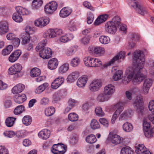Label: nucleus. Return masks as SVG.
Wrapping results in <instances>:
<instances>
[{
	"instance_id": "1",
	"label": "nucleus",
	"mask_w": 154,
	"mask_h": 154,
	"mask_svg": "<svg viewBox=\"0 0 154 154\" xmlns=\"http://www.w3.org/2000/svg\"><path fill=\"white\" fill-rule=\"evenodd\" d=\"M134 63L132 67L128 68L125 73L127 77L123 79L124 83H128L133 78L134 85L139 84L146 77L147 72L143 69L145 62L144 54L140 51H136L134 53Z\"/></svg>"
},
{
	"instance_id": "2",
	"label": "nucleus",
	"mask_w": 154,
	"mask_h": 154,
	"mask_svg": "<svg viewBox=\"0 0 154 154\" xmlns=\"http://www.w3.org/2000/svg\"><path fill=\"white\" fill-rule=\"evenodd\" d=\"M121 19L119 17L116 16L111 21L107 22L105 26V30L107 33L114 34L117 31V27L120 25Z\"/></svg>"
},
{
	"instance_id": "3",
	"label": "nucleus",
	"mask_w": 154,
	"mask_h": 154,
	"mask_svg": "<svg viewBox=\"0 0 154 154\" xmlns=\"http://www.w3.org/2000/svg\"><path fill=\"white\" fill-rule=\"evenodd\" d=\"M22 66L20 64L16 63L10 67L8 72L10 75H13L14 78L16 79L22 76Z\"/></svg>"
},
{
	"instance_id": "4",
	"label": "nucleus",
	"mask_w": 154,
	"mask_h": 154,
	"mask_svg": "<svg viewBox=\"0 0 154 154\" xmlns=\"http://www.w3.org/2000/svg\"><path fill=\"white\" fill-rule=\"evenodd\" d=\"M143 102V99L141 96H137L134 102V107L138 113H142L144 109Z\"/></svg>"
},
{
	"instance_id": "5",
	"label": "nucleus",
	"mask_w": 154,
	"mask_h": 154,
	"mask_svg": "<svg viewBox=\"0 0 154 154\" xmlns=\"http://www.w3.org/2000/svg\"><path fill=\"white\" fill-rule=\"evenodd\" d=\"M51 151L54 154H63L66 152L65 147L61 143L54 144L51 148Z\"/></svg>"
},
{
	"instance_id": "6",
	"label": "nucleus",
	"mask_w": 154,
	"mask_h": 154,
	"mask_svg": "<svg viewBox=\"0 0 154 154\" xmlns=\"http://www.w3.org/2000/svg\"><path fill=\"white\" fill-rule=\"evenodd\" d=\"M40 56L44 59H48L50 58L52 54L51 50L48 47H45L39 50Z\"/></svg>"
},
{
	"instance_id": "7",
	"label": "nucleus",
	"mask_w": 154,
	"mask_h": 154,
	"mask_svg": "<svg viewBox=\"0 0 154 154\" xmlns=\"http://www.w3.org/2000/svg\"><path fill=\"white\" fill-rule=\"evenodd\" d=\"M57 7V4L55 1H52L47 4L45 7V10L48 14L53 13L56 11Z\"/></svg>"
},
{
	"instance_id": "8",
	"label": "nucleus",
	"mask_w": 154,
	"mask_h": 154,
	"mask_svg": "<svg viewBox=\"0 0 154 154\" xmlns=\"http://www.w3.org/2000/svg\"><path fill=\"white\" fill-rule=\"evenodd\" d=\"M50 19L48 17L39 18L35 20L34 21L35 25L40 28L46 26L49 23Z\"/></svg>"
},
{
	"instance_id": "9",
	"label": "nucleus",
	"mask_w": 154,
	"mask_h": 154,
	"mask_svg": "<svg viewBox=\"0 0 154 154\" xmlns=\"http://www.w3.org/2000/svg\"><path fill=\"white\" fill-rule=\"evenodd\" d=\"M152 81L151 79H146L144 80L142 88L144 94H146L148 93L149 88L152 85Z\"/></svg>"
},
{
	"instance_id": "10",
	"label": "nucleus",
	"mask_w": 154,
	"mask_h": 154,
	"mask_svg": "<svg viewBox=\"0 0 154 154\" xmlns=\"http://www.w3.org/2000/svg\"><path fill=\"white\" fill-rule=\"evenodd\" d=\"M125 53L124 51H120L116 56L114 57L107 63V66H110L117 61L120 62L119 60L122 59L124 60L125 57Z\"/></svg>"
},
{
	"instance_id": "11",
	"label": "nucleus",
	"mask_w": 154,
	"mask_h": 154,
	"mask_svg": "<svg viewBox=\"0 0 154 154\" xmlns=\"http://www.w3.org/2000/svg\"><path fill=\"white\" fill-rule=\"evenodd\" d=\"M102 83L100 81L98 80H94L90 84L89 89L92 91H98L101 87Z\"/></svg>"
},
{
	"instance_id": "12",
	"label": "nucleus",
	"mask_w": 154,
	"mask_h": 154,
	"mask_svg": "<svg viewBox=\"0 0 154 154\" xmlns=\"http://www.w3.org/2000/svg\"><path fill=\"white\" fill-rule=\"evenodd\" d=\"M64 79L63 77L57 78L52 83L51 87L54 89H56L60 86L64 82Z\"/></svg>"
},
{
	"instance_id": "13",
	"label": "nucleus",
	"mask_w": 154,
	"mask_h": 154,
	"mask_svg": "<svg viewBox=\"0 0 154 154\" xmlns=\"http://www.w3.org/2000/svg\"><path fill=\"white\" fill-rule=\"evenodd\" d=\"M115 91V86L111 84H108L105 86L103 92L110 97Z\"/></svg>"
},
{
	"instance_id": "14",
	"label": "nucleus",
	"mask_w": 154,
	"mask_h": 154,
	"mask_svg": "<svg viewBox=\"0 0 154 154\" xmlns=\"http://www.w3.org/2000/svg\"><path fill=\"white\" fill-rule=\"evenodd\" d=\"M8 23L7 21L2 20L0 22V35H3L8 31Z\"/></svg>"
},
{
	"instance_id": "15",
	"label": "nucleus",
	"mask_w": 154,
	"mask_h": 154,
	"mask_svg": "<svg viewBox=\"0 0 154 154\" xmlns=\"http://www.w3.org/2000/svg\"><path fill=\"white\" fill-rule=\"evenodd\" d=\"M21 54V52L20 50H16L10 56L9 61L11 63L15 62L18 59Z\"/></svg>"
},
{
	"instance_id": "16",
	"label": "nucleus",
	"mask_w": 154,
	"mask_h": 154,
	"mask_svg": "<svg viewBox=\"0 0 154 154\" xmlns=\"http://www.w3.org/2000/svg\"><path fill=\"white\" fill-rule=\"evenodd\" d=\"M109 138L111 143L117 145L121 143L120 137L117 134H110Z\"/></svg>"
},
{
	"instance_id": "17",
	"label": "nucleus",
	"mask_w": 154,
	"mask_h": 154,
	"mask_svg": "<svg viewBox=\"0 0 154 154\" xmlns=\"http://www.w3.org/2000/svg\"><path fill=\"white\" fill-rule=\"evenodd\" d=\"M25 88L24 85L22 84H19L14 86L12 89V93L16 94L21 92Z\"/></svg>"
},
{
	"instance_id": "18",
	"label": "nucleus",
	"mask_w": 154,
	"mask_h": 154,
	"mask_svg": "<svg viewBox=\"0 0 154 154\" xmlns=\"http://www.w3.org/2000/svg\"><path fill=\"white\" fill-rule=\"evenodd\" d=\"M109 16L108 14H104L99 16L94 23L95 26H97L106 21Z\"/></svg>"
},
{
	"instance_id": "19",
	"label": "nucleus",
	"mask_w": 154,
	"mask_h": 154,
	"mask_svg": "<svg viewBox=\"0 0 154 154\" xmlns=\"http://www.w3.org/2000/svg\"><path fill=\"white\" fill-rule=\"evenodd\" d=\"M72 12V9L69 8H64L61 10L60 15L62 17H65L69 15Z\"/></svg>"
},
{
	"instance_id": "20",
	"label": "nucleus",
	"mask_w": 154,
	"mask_h": 154,
	"mask_svg": "<svg viewBox=\"0 0 154 154\" xmlns=\"http://www.w3.org/2000/svg\"><path fill=\"white\" fill-rule=\"evenodd\" d=\"M123 109L124 107L123 106H120L117 109L112 116L111 121L112 123L113 124L115 122L116 119Z\"/></svg>"
},
{
	"instance_id": "21",
	"label": "nucleus",
	"mask_w": 154,
	"mask_h": 154,
	"mask_svg": "<svg viewBox=\"0 0 154 154\" xmlns=\"http://www.w3.org/2000/svg\"><path fill=\"white\" fill-rule=\"evenodd\" d=\"M58 64L57 60L56 58H52L49 61L48 64V68L51 70L55 69Z\"/></svg>"
},
{
	"instance_id": "22",
	"label": "nucleus",
	"mask_w": 154,
	"mask_h": 154,
	"mask_svg": "<svg viewBox=\"0 0 154 154\" xmlns=\"http://www.w3.org/2000/svg\"><path fill=\"white\" fill-rule=\"evenodd\" d=\"M131 39L129 42L130 49H132L134 47L135 42L139 39L138 36L135 34H131Z\"/></svg>"
},
{
	"instance_id": "23",
	"label": "nucleus",
	"mask_w": 154,
	"mask_h": 154,
	"mask_svg": "<svg viewBox=\"0 0 154 154\" xmlns=\"http://www.w3.org/2000/svg\"><path fill=\"white\" fill-rule=\"evenodd\" d=\"M50 131L47 129H44L40 131L38 133V135L40 137L43 139H47L50 136Z\"/></svg>"
},
{
	"instance_id": "24",
	"label": "nucleus",
	"mask_w": 154,
	"mask_h": 154,
	"mask_svg": "<svg viewBox=\"0 0 154 154\" xmlns=\"http://www.w3.org/2000/svg\"><path fill=\"white\" fill-rule=\"evenodd\" d=\"M88 80L86 76L79 78L77 82V85L79 87H82L85 86Z\"/></svg>"
},
{
	"instance_id": "25",
	"label": "nucleus",
	"mask_w": 154,
	"mask_h": 154,
	"mask_svg": "<svg viewBox=\"0 0 154 154\" xmlns=\"http://www.w3.org/2000/svg\"><path fill=\"white\" fill-rule=\"evenodd\" d=\"M26 99V95L23 94L16 95L14 100L16 103H21L24 102Z\"/></svg>"
},
{
	"instance_id": "26",
	"label": "nucleus",
	"mask_w": 154,
	"mask_h": 154,
	"mask_svg": "<svg viewBox=\"0 0 154 154\" xmlns=\"http://www.w3.org/2000/svg\"><path fill=\"white\" fill-rule=\"evenodd\" d=\"M16 9L17 12L20 15H28L30 13V11H28L27 9L21 6H17L16 7Z\"/></svg>"
},
{
	"instance_id": "27",
	"label": "nucleus",
	"mask_w": 154,
	"mask_h": 154,
	"mask_svg": "<svg viewBox=\"0 0 154 154\" xmlns=\"http://www.w3.org/2000/svg\"><path fill=\"white\" fill-rule=\"evenodd\" d=\"M109 96H108L104 92L100 93L98 95L97 99L100 102H103L107 101L109 98Z\"/></svg>"
},
{
	"instance_id": "28",
	"label": "nucleus",
	"mask_w": 154,
	"mask_h": 154,
	"mask_svg": "<svg viewBox=\"0 0 154 154\" xmlns=\"http://www.w3.org/2000/svg\"><path fill=\"white\" fill-rule=\"evenodd\" d=\"M132 111L130 109H127L125 111L119 116V119L122 120L130 117Z\"/></svg>"
},
{
	"instance_id": "29",
	"label": "nucleus",
	"mask_w": 154,
	"mask_h": 154,
	"mask_svg": "<svg viewBox=\"0 0 154 154\" xmlns=\"http://www.w3.org/2000/svg\"><path fill=\"white\" fill-rule=\"evenodd\" d=\"M90 63L91 67L100 66L102 64V62L99 59H94L92 57Z\"/></svg>"
},
{
	"instance_id": "30",
	"label": "nucleus",
	"mask_w": 154,
	"mask_h": 154,
	"mask_svg": "<svg viewBox=\"0 0 154 154\" xmlns=\"http://www.w3.org/2000/svg\"><path fill=\"white\" fill-rule=\"evenodd\" d=\"M78 76V74L77 72H72L68 76L67 78V81L69 82H72L77 79Z\"/></svg>"
},
{
	"instance_id": "31",
	"label": "nucleus",
	"mask_w": 154,
	"mask_h": 154,
	"mask_svg": "<svg viewBox=\"0 0 154 154\" xmlns=\"http://www.w3.org/2000/svg\"><path fill=\"white\" fill-rule=\"evenodd\" d=\"M136 152L138 154H142L144 151L146 150V148L144 145L139 144L135 146Z\"/></svg>"
},
{
	"instance_id": "32",
	"label": "nucleus",
	"mask_w": 154,
	"mask_h": 154,
	"mask_svg": "<svg viewBox=\"0 0 154 154\" xmlns=\"http://www.w3.org/2000/svg\"><path fill=\"white\" fill-rule=\"evenodd\" d=\"M16 118L13 117H8L5 120L6 125L8 127L12 126L14 124Z\"/></svg>"
},
{
	"instance_id": "33",
	"label": "nucleus",
	"mask_w": 154,
	"mask_h": 154,
	"mask_svg": "<svg viewBox=\"0 0 154 154\" xmlns=\"http://www.w3.org/2000/svg\"><path fill=\"white\" fill-rule=\"evenodd\" d=\"M122 127L123 130L126 132H130L132 131L133 129L132 125L128 122L124 124Z\"/></svg>"
},
{
	"instance_id": "34",
	"label": "nucleus",
	"mask_w": 154,
	"mask_h": 154,
	"mask_svg": "<svg viewBox=\"0 0 154 154\" xmlns=\"http://www.w3.org/2000/svg\"><path fill=\"white\" fill-rule=\"evenodd\" d=\"M21 37L22 39V43L24 45L29 43L30 41V36L29 34L23 33L21 35Z\"/></svg>"
},
{
	"instance_id": "35",
	"label": "nucleus",
	"mask_w": 154,
	"mask_h": 154,
	"mask_svg": "<svg viewBox=\"0 0 154 154\" xmlns=\"http://www.w3.org/2000/svg\"><path fill=\"white\" fill-rule=\"evenodd\" d=\"M22 121L24 125L28 126L31 124L32 119L31 117L29 116H25L23 118Z\"/></svg>"
},
{
	"instance_id": "36",
	"label": "nucleus",
	"mask_w": 154,
	"mask_h": 154,
	"mask_svg": "<svg viewBox=\"0 0 154 154\" xmlns=\"http://www.w3.org/2000/svg\"><path fill=\"white\" fill-rule=\"evenodd\" d=\"M121 154H133V151L130 147L127 146L121 149Z\"/></svg>"
},
{
	"instance_id": "37",
	"label": "nucleus",
	"mask_w": 154,
	"mask_h": 154,
	"mask_svg": "<svg viewBox=\"0 0 154 154\" xmlns=\"http://www.w3.org/2000/svg\"><path fill=\"white\" fill-rule=\"evenodd\" d=\"M41 74L40 69L37 68H33L30 72V75L32 77L38 76Z\"/></svg>"
},
{
	"instance_id": "38",
	"label": "nucleus",
	"mask_w": 154,
	"mask_h": 154,
	"mask_svg": "<svg viewBox=\"0 0 154 154\" xmlns=\"http://www.w3.org/2000/svg\"><path fill=\"white\" fill-rule=\"evenodd\" d=\"M93 51L94 54L99 55L103 54L105 52L104 49L100 47L94 48Z\"/></svg>"
},
{
	"instance_id": "39",
	"label": "nucleus",
	"mask_w": 154,
	"mask_h": 154,
	"mask_svg": "<svg viewBox=\"0 0 154 154\" xmlns=\"http://www.w3.org/2000/svg\"><path fill=\"white\" fill-rule=\"evenodd\" d=\"M73 38V36L72 35H65L61 37L60 38V41L61 42L65 43L71 40Z\"/></svg>"
},
{
	"instance_id": "40",
	"label": "nucleus",
	"mask_w": 154,
	"mask_h": 154,
	"mask_svg": "<svg viewBox=\"0 0 154 154\" xmlns=\"http://www.w3.org/2000/svg\"><path fill=\"white\" fill-rule=\"evenodd\" d=\"M123 72L122 70H118L116 72L113 76V79L115 81H118L121 79Z\"/></svg>"
},
{
	"instance_id": "41",
	"label": "nucleus",
	"mask_w": 154,
	"mask_h": 154,
	"mask_svg": "<svg viewBox=\"0 0 154 154\" xmlns=\"http://www.w3.org/2000/svg\"><path fill=\"white\" fill-rule=\"evenodd\" d=\"M80 59L78 57H76L72 60L70 64L72 67H75L80 64Z\"/></svg>"
},
{
	"instance_id": "42",
	"label": "nucleus",
	"mask_w": 154,
	"mask_h": 154,
	"mask_svg": "<svg viewBox=\"0 0 154 154\" xmlns=\"http://www.w3.org/2000/svg\"><path fill=\"white\" fill-rule=\"evenodd\" d=\"M12 18L14 21L20 23L23 21V18L22 16L17 12L13 14Z\"/></svg>"
},
{
	"instance_id": "43",
	"label": "nucleus",
	"mask_w": 154,
	"mask_h": 154,
	"mask_svg": "<svg viewBox=\"0 0 154 154\" xmlns=\"http://www.w3.org/2000/svg\"><path fill=\"white\" fill-rule=\"evenodd\" d=\"M86 141L88 143H93L96 141L97 139L94 135L91 134L86 137Z\"/></svg>"
},
{
	"instance_id": "44",
	"label": "nucleus",
	"mask_w": 154,
	"mask_h": 154,
	"mask_svg": "<svg viewBox=\"0 0 154 154\" xmlns=\"http://www.w3.org/2000/svg\"><path fill=\"white\" fill-rule=\"evenodd\" d=\"M99 41L101 43L106 44L109 42L110 39L107 36L102 35L100 37Z\"/></svg>"
},
{
	"instance_id": "45",
	"label": "nucleus",
	"mask_w": 154,
	"mask_h": 154,
	"mask_svg": "<svg viewBox=\"0 0 154 154\" xmlns=\"http://www.w3.org/2000/svg\"><path fill=\"white\" fill-rule=\"evenodd\" d=\"M90 126L92 129L94 130L99 128L100 127L99 122L95 119H93L91 120Z\"/></svg>"
},
{
	"instance_id": "46",
	"label": "nucleus",
	"mask_w": 154,
	"mask_h": 154,
	"mask_svg": "<svg viewBox=\"0 0 154 154\" xmlns=\"http://www.w3.org/2000/svg\"><path fill=\"white\" fill-rule=\"evenodd\" d=\"M55 111V109L52 106H51L45 109V114L47 116H49L53 114Z\"/></svg>"
},
{
	"instance_id": "47",
	"label": "nucleus",
	"mask_w": 154,
	"mask_h": 154,
	"mask_svg": "<svg viewBox=\"0 0 154 154\" xmlns=\"http://www.w3.org/2000/svg\"><path fill=\"white\" fill-rule=\"evenodd\" d=\"M69 69V65L67 63H65L61 66L59 69V71L61 73L66 72Z\"/></svg>"
},
{
	"instance_id": "48",
	"label": "nucleus",
	"mask_w": 154,
	"mask_h": 154,
	"mask_svg": "<svg viewBox=\"0 0 154 154\" xmlns=\"http://www.w3.org/2000/svg\"><path fill=\"white\" fill-rule=\"evenodd\" d=\"M48 86V83H45L40 85L36 89L35 91L37 94H40L44 91L45 88Z\"/></svg>"
},
{
	"instance_id": "49",
	"label": "nucleus",
	"mask_w": 154,
	"mask_h": 154,
	"mask_svg": "<svg viewBox=\"0 0 154 154\" xmlns=\"http://www.w3.org/2000/svg\"><path fill=\"white\" fill-rule=\"evenodd\" d=\"M42 3V0H34L32 2V6L33 8H37L40 7Z\"/></svg>"
},
{
	"instance_id": "50",
	"label": "nucleus",
	"mask_w": 154,
	"mask_h": 154,
	"mask_svg": "<svg viewBox=\"0 0 154 154\" xmlns=\"http://www.w3.org/2000/svg\"><path fill=\"white\" fill-rule=\"evenodd\" d=\"M68 118L69 120L72 122L76 121L78 119V116L75 113H71L69 114Z\"/></svg>"
},
{
	"instance_id": "51",
	"label": "nucleus",
	"mask_w": 154,
	"mask_h": 154,
	"mask_svg": "<svg viewBox=\"0 0 154 154\" xmlns=\"http://www.w3.org/2000/svg\"><path fill=\"white\" fill-rule=\"evenodd\" d=\"M24 107L23 105H20L17 106L14 110V113L16 115H18L24 111Z\"/></svg>"
},
{
	"instance_id": "52",
	"label": "nucleus",
	"mask_w": 154,
	"mask_h": 154,
	"mask_svg": "<svg viewBox=\"0 0 154 154\" xmlns=\"http://www.w3.org/2000/svg\"><path fill=\"white\" fill-rule=\"evenodd\" d=\"M152 128L150 129H147L144 132V134L145 136L148 138H151L154 137V133L153 131Z\"/></svg>"
},
{
	"instance_id": "53",
	"label": "nucleus",
	"mask_w": 154,
	"mask_h": 154,
	"mask_svg": "<svg viewBox=\"0 0 154 154\" xmlns=\"http://www.w3.org/2000/svg\"><path fill=\"white\" fill-rule=\"evenodd\" d=\"M95 113L96 115L99 116H103L105 113L102 110V108L100 106H97L96 107L95 110Z\"/></svg>"
},
{
	"instance_id": "54",
	"label": "nucleus",
	"mask_w": 154,
	"mask_h": 154,
	"mask_svg": "<svg viewBox=\"0 0 154 154\" xmlns=\"http://www.w3.org/2000/svg\"><path fill=\"white\" fill-rule=\"evenodd\" d=\"M137 12L142 15H144L147 14V11L142 6L139 5L138 9H137Z\"/></svg>"
},
{
	"instance_id": "55",
	"label": "nucleus",
	"mask_w": 154,
	"mask_h": 154,
	"mask_svg": "<svg viewBox=\"0 0 154 154\" xmlns=\"http://www.w3.org/2000/svg\"><path fill=\"white\" fill-rule=\"evenodd\" d=\"M47 41L46 40L42 41L40 43L38 44V46L36 47V49L37 51L39 50L40 49H42V48H44V46L47 43Z\"/></svg>"
},
{
	"instance_id": "56",
	"label": "nucleus",
	"mask_w": 154,
	"mask_h": 154,
	"mask_svg": "<svg viewBox=\"0 0 154 154\" xmlns=\"http://www.w3.org/2000/svg\"><path fill=\"white\" fill-rule=\"evenodd\" d=\"M20 41L19 38L15 37L12 41L13 45L15 47H18L20 45Z\"/></svg>"
},
{
	"instance_id": "57",
	"label": "nucleus",
	"mask_w": 154,
	"mask_h": 154,
	"mask_svg": "<svg viewBox=\"0 0 154 154\" xmlns=\"http://www.w3.org/2000/svg\"><path fill=\"white\" fill-rule=\"evenodd\" d=\"M91 57H85L84 59L85 64L87 66L91 67L90 62L91 61Z\"/></svg>"
},
{
	"instance_id": "58",
	"label": "nucleus",
	"mask_w": 154,
	"mask_h": 154,
	"mask_svg": "<svg viewBox=\"0 0 154 154\" xmlns=\"http://www.w3.org/2000/svg\"><path fill=\"white\" fill-rule=\"evenodd\" d=\"M99 121L101 124L105 127H107L108 126L109 122L106 119L104 118H100L99 120Z\"/></svg>"
},
{
	"instance_id": "59",
	"label": "nucleus",
	"mask_w": 154,
	"mask_h": 154,
	"mask_svg": "<svg viewBox=\"0 0 154 154\" xmlns=\"http://www.w3.org/2000/svg\"><path fill=\"white\" fill-rule=\"evenodd\" d=\"M16 135L18 138H23L26 136V134L24 131H19L17 132Z\"/></svg>"
},
{
	"instance_id": "60",
	"label": "nucleus",
	"mask_w": 154,
	"mask_h": 154,
	"mask_svg": "<svg viewBox=\"0 0 154 154\" xmlns=\"http://www.w3.org/2000/svg\"><path fill=\"white\" fill-rule=\"evenodd\" d=\"M84 6L86 8L91 10V11H94V8L93 7L91 4L87 1H85L83 3Z\"/></svg>"
},
{
	"instance_id": "61",
	"label": "nucleus",
	"mask_w": 154,
	"mask_h": 154,
	"mask_svg": "<svg viewBox=\"0 0 154 154\" xmlns=\"http://www.w3.org/2000/svg\"><path fill=\"white\" fill-rule=\"evenodd\" d=\"M4 135L9 137H12L15 135V132L13 131H6L4 133Z\"/></svg>"
},
{
	"instance_id": "62",
	"label": "nucleus",
	"mask_w": 154,
	"mask_h": 154,
	"mask_svg": "<svg viewBox=\"0 0 154 154\" xmlns=\"http://www.w3.org/2000/svg\"><path fill=\"white\" fill-rule=\"evenodd\" d=\"M49 101V99L47 97H44L40 101V103L43 105H45L48 104Z\"/></svg>"
},
{
	"instance_id": "63",
	"label": "nucleus",
	"mask_w": 154,
	"mask_h": 154,
	"mask_svg": "<svg viewBox=\"0 0 154 154\" xmlns=\"http://www.w3.org/2000/svg\"><path fill=\"white\" fill-rule=\"evenodd\" d=\"M0 154H8V149L4 146H0Z\"/></svg>"
},
{
	"instance_id": "64",
	"label": "nucleus",
	"mask_w": 154,
	"mask_h": 154,
	"mask_svg": "<svg viewBox=\"0 0 154 154\" xmlns=\"http://www.w3.org/2000/svg\"><path fill=\"white\" fill-rule=\"evenodd\" d=\"M149 108L151 112H154V100L150 101L149 103Z\"/></svg>"
}]
</instances>
